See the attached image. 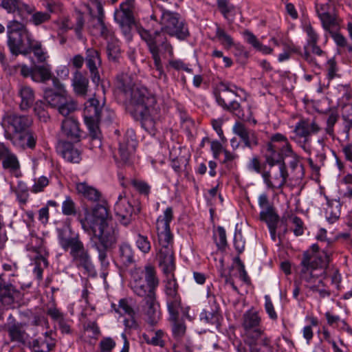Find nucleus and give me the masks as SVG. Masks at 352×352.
<instances>
[{"mask_svg":"<svg viewBox=\"0 0 352 352\" xmlns=\"http://www.w3.org/2000/svg\"><path fill=\"white\" fill-rule=\"evenodd\" d=\"M19 95L21 98V109L26 110L30 108L34 101V94L32 89H20Z\"/></svg>","mask_w":352,"mask_h":352,"instance_id":"c9c22d12","label":"nucleus"},{"mask_svg":"<svg viewBox=\"0 0 352 352\" xmlns=\"http://www.w3.org/2000/svg\"><path fill=\"white\" fill-rule=\"evenodd\" d=\"M173 219V209L168 207L164 210L163 215H160L157 219L156 229L159 245L157 256L160 266L166 275L164 292L169 314H172L173 317L175 318L177 311L182 309L186 317L190 318L188 314V307L184 309L182 307L181 296L178 292L179 285L173 274L175 269L173 250V236L169 225Z\"/></svg>","mask_w":352,"mask_h":352,"instance_id":"f257e3e1","label":"nucleus"},{"mask_svg":"<svg viewBox=\"0 0 352 352\" xmlns=\"http://www.w3.org/2000/svg\"><path fill=\"white\" fill-rule=\"evenodd\" d=\"M76 94L80 97L85 98L89 96L87 101L85 103L83 111L84 120L89 131V135L94 142V146L100 147V131L99 122L102 116L104 113H113L111 111L104 109V102H100L98 98V94L91 93L92 89H75Z\"/></svg>","mask_w":352,"mask_h":352,"instance_id":"20e7f679","label":"nucleus"},{"mask_svg":"<svg viewBox=\"0 0 352 352\" xmlns=\"http://www.w3.org/2000/svg\"><path fill=\"white\" fill-rule=\"evenodd\" d=\"M107 52L109 60L117 62L120 55V48L118 41L113 38L108 41Z\"/></svg>","mask_w":352,"mask_h":352,"instance_id":"e433bc0d","label":"nucleus"},{"mask_svg":"<svg viewBox=\"0 0 352 352\" xmlns=\"http://www.w3.org/2000/svg\"><path fill=\"white\" fill-rule=\"evenodd\" d=\"M89 85L88 78L81 72L76 71L72 78L74 88H87Z\"/></svg>","mask_w":352,"mask_h":352,"instance_id":"8fccbe9b","label":"nucleus"},{"mask_svg":"<svg viewBox=\"0 0 352 352\" xmlns=\"http://www.w3.org/2000/svg\"><path fill=\"white\" fill-rule=\"evenodd\" d=\"M56 344L55 340L51 336V333L46 332L43 336L32 341L34 352H50Z\"/></svg>","mask_w":352,"mask_h":352,"instance_id":"bb28decb","label":"nucleus"},{"mask_svg":"<svg viewBox=\"0 0 352 352\" xmlns=\"http://www.w3.org/2000/svg\"><path fill=\"white\" fill-rule=\"evenodd\" d=\"M159 285L155 267L148 264L144 269L135 268L131 273L130 286L133 292L144 300L156 296Z\"/></svg>","mask_w":352,"mask_h":352,"instance_id":"39448f33","label":"nucleus"},{"mask_svg":"<svg viewBox=\"0 0 352 352\" xmlns=\"http://www.w3.org/2000/svg\"><path fill=\"white\" fill-rule=\"evenodd\" d=\"M8 333L12 341L23 342L25 338V331L19 325L14 324L8 328Z\"/></svg>","mask_w":352,"mask_h":352,"instance_id":"49530a36","label":"nucleus"},{"mask_svg":"<svg viewBox=\"0 0 352 352\" xmlns=\"http://www.w3.org/2000/svg\"><path fill=\"white\" fill-rule=\"evenodd\" d=\"M62 212L66 216H74L77 213L76 204L69 196L65 197L62 204Z\"/></svg>","mask_w":352,"mask_h":352,"instance_id":"a18cd8bd","label":"nucleus"},{"mask_svg":"<svg viewBox=\"0 0 352 352\" xmlns=\"http://www.w3.org/2000/svg\"><path fill=\"white\" fill-rule=\"evenodd\" d=\"M320 19L322 28L329 34L331 32H334L333 30H338L339 29L340 24L335 15L330 14L320 18Z\"/></svg>","mask_w":352,"mask_h":352,"instance_id":"4c0bfd02","label":"nucleus"},{"mask_svg":"<svg viewBox=\"0 0 352 352\" xmlns=\"http://www.w3.org/2000/svg\"><path fill=\"white\" fill-rule=\"evenodd\" d=\"M287 141L288 140L285 135L280 133H276L271 137V142L267 146V150L270 153L275 155L276 148H278L280 145L283 144Z\"/></svg>","mask_w":352,"mask_h":352,"instance_id":"ea45409f","label":"nucleus"},{"mask_svg":"<svg viewBox=\"0 0 352 352\" xmlns=\"http://www.w3.org/2000/svg\"><path fill=\"white\" fill-rule=\"evenodd\" d=\"M304 31L306 32L308 37L307 45L318 43L319 36L310 23H307L305 25Z\"/></svg>","mask_w":352,"mask_h":352,"instance_id":"13d9d810","label":"nucleus"},{"mask_svg":"<svg viewBox=\"0 0 352 352\" xmlns=\"http://www.w3.org/2000/svg\"><path fill=\"white\" fill-rule=\"evenodd\" d=\"M160 12L162 31L179 40H184L189 36L188 29L179 14L164 8H160Z\"/></svg>","mask_w":352,"mask_h":352,"instance_id":"0eeeda50","label":"nucleus"},{"mask_svg":"<svg viewBox=\"0 0 352 352\" xmlns=\"http://www.w3.org/2000/svg\"><path fill=\"white\" fill-rule=\"evenodd\" d=\"M89 3L87 6L91 16H95L96 14L104 12L102 0H89Z\"/></svg>","mask_w":352,"mask_h":352,"instance_id":"4d7b16f0","label":"nucleus"},{"mask_svg":"<svg viewBox=\"0 0 352 352\" xmlns=\"http://www.w3.org/2000/svg\"><path fill=\"white\" fill-rule=\"evenodd\" d=\"M266 161L270 166V168L262 174L265 184L270 188H282L288 177L284 161L280 157L276 159L273 156H267Z\"/></svg>","mask_w":352,"mask_h":352,"instance_id":"6e6552de","label":"nucleus"},{"mask_svg":"<svg viewBox=\"0 0 352 352\" xmlns=\"http://www.w3.org/2000/svg\"><path fill=\"white\" fill-rule=\"evenodd\" d=\"M138 32L141 38L146 43L156 69L161 70L162 67L160 55V51L164 53H168L171 57L173 56L172 45L161 31H155L153 33H151L148 30L140 27L138 28Z\"/></svg>","mask_w":352,"mask_h":352,"instance_id":"423d86ee","label":"nucleus"},{"mask_svg":"<svg viewBox=\"0 0 352 352\" xmlns=\"http://www.w3.org/2000/svg\"><path fill=\"white\" fill-rule=\"evenodd\" d=\"M120 261L124 265H129L134 261V252L129 244L122 243L119 248Z\"/></svg>","mask_w":352,"mask_h":352,"instance_id":"72a5a7b5","label":"nucleus"},{"mask_svg":"<svg viewBox=\"0 0 352 352\" xmlns=\"http://www.w3.org/2000/svg\"><path fill=\"white\" fill-rule=\"evenodd\" d=\"M245 342L255 339L261 333V318L256 312L248 311L243 315L242 324Z\"/></svg>","mask_w":352,"mask_h":352,"instance_id":"dca6fc26","label":"nucleus"},{"mask_svg":"<svg viewBox=\"0 0 352 352\" xmlns=\"http://www.w3.org/2000/svg\"><path fill=\"white\" fill-rule=\"evenodd\" d=\"M219 10L230 24L232 23L238 9L228 0H217Z\"/></svg>","mask_w":352,"mask_h":352,"instance_id":"7c9ffc66","label":"nucleus"},{"mask_svg":"<svg viewBox=\"0 0 352 352\" xmlns=\"http://www.w3.org/2000/svg\"><path fill=\"white\" fill-rule=\"evenodd\" d=\"M116 346L115 341L111 338H106L100 342L102 352H109Z\"/></svg>","mask_w":352,"mask_h":352,"instance_id":"69168bd1","label":"nucleus"},{"mask_svg":"<svg viewBox=\"0 0 352 352\" xmlns=\"http://www.w3.org/2000/svg\"><path fill=\"white\" fill-rule=\"evenodd\" d=\"M320 130V127L314 120H300L296 124L294 129V135L291 138L299 143L306 152L309 153V136L317 133Z\"/></svg>","mask_w":352,"mask_h":352,"instance_id":"f8f14e48","label":"nucleus"},{"mask_svg":"<svg viewBox=\"0 0 352 352\" xmlns=\"http://www.w3.org/2000/svg\"><path fill=\"white\" fill-rule=\"evenodd\" d=\"M115 311L120 315H127L130 319L124 320V325L126 327L132 328L135 326V321L134 320L135 311L129 302L126 299H121Z\"/></svg>","mask_w":352,"mask_h":352,"instance_id":"c85d7f7f","label":"nucleus"},{"mask_svg":"<svg viewBox=\"0 0 352 352\" xmlns=\"http://www.w3.org/2000/svg\"><path fill=\"white\" fill-rule=\"evenodd\" d=\"M327 76L329 80H332L337 76V65L333 58L329 59L327 65Z\"/></svg>","mask_w":352,"mask_h":352,"instance_id":"774afa93","label":"nucleus"},{"mask_svg":"<svg viewBox=\"0 0 352 352\" xmlns=\"http://www.w3.org/2000/svg\"><path fill=\"white\" fill-rule=\"evenodd\" d=\"M61 155L65 160L72 163H79L81 160L80 152L68 142L63 144Z\"/></svg>","mask_w":352,"mask_h":352,"instance_id":"2f4dec72","label":"nucleus"},{"mask_svg":"<svg viewBox=\"0 0 352 352\" xmlns=\"http://www.w3.org/2000/svg\"><path fill=\"white\" fill-rule=\"evenodd\" d=\"M58 239L60 245L65 251L71 250L82 243L79 234L74 232L69 226L58 229Z\"/></svg>","mask_w":352,"mask_h":352,"instance_id":"6ab92c4d","label":"nucleus"},{"mask_svg":"<svg viewBox=\"0 0 352 352\" xmlns=\"http://www.w3.org/2000/svg\"><path fill=\"white\" fill-rule=\"evenodd\" d=\"M260 219L266 222L268 226L276 225L278 221V216L272 206L262 210L260 212Z\"/></svg>","mask_w":352,"mask_h":352,"instance_id":"58836bf2","label":"nucleus"},{"mask_svg":"<svg viewBox=\"0 0 352 352\" xmlns=\"http://www.w3.org/2000/svg\"><path fill=\"white\" fill-rule=\"evenodd\" d=\"M239 92L234 91V89H221V91H215L214 95L217 98V101L221 106H228L230 104L236 100V98H239L241 100L245 99V94L244 89H238Z\"/></svg>","mask_w":352,"mask_h":352,"instance_id":"a878e982","label":"nucleus"},{"mask_svg":"<svg viewBox=\"0 0 352 352\" xmlns=\"http://www.w3.org/2000/svg\"><path fill=\"white\" fill-rule=\"evenodd\" d=\"M249 345L261 344L264 346H269L270 345V339L265 334L264 330L261 329V333L256 338L252 340L249 339L246 342Z\"/></svg>","mask_w":352,"mask_h":352,"instance_id":"bf43d9fd","label":"nucleus"},{"mask_svg":"<svg viewBox=\"0 0 352 352\" xmlns=\"http://www.w3.org/2000/svg\"><path fill=\"white\" fill-rule=\"evenodd\" d=\"M76 190L78 194L90 201H97L100 199V192L98 190L86 182L76 183Z\"/></svg>","mask_w":352,"mask_h":352,"instance_id":"c756f323","label":"nucleus"},{"mask_svg":"<svg viewBox=\"0 0 352 352\" xmlns=\"http://www.w3.org/2000/svg\"><path fill=\"white\" fill-rule=\"evenodd\" d=\"M4 135L16 148L33 149L36 146V138L31 130L10 133V129H5Z\"/></svg>","mask_w":352,"mask_h":352,"instance_id":"2eb2a0df","label":"nucleus"},{"mask_svg":"<svg viewBox=\"0 0 352 352\" xmlns=\"http://www.w3.org/2000/svg\"><path fill=\"white\" fill-rule=\"evenodd\" d=\"M329 34L338 46L348 47L346 38L342 34L337 31L331 32Z\"/></svg>","mask_w":352,"mask_h":352,"instance_id":"338daca9","label":"nucleus"},{"mask_svg":"<svg viewBox=\"0 0 352 352\" xmlns=\"http://www.w3.org/2000/svg\"><path fill=\"white\" fill-rule=\"evenodd\" d=\"M144 312L146 321L151 326L156 324L160 318V305L156 296L144 300Z\"/></svg>","mask_w":352,"mask_h":352,"instance_id":"b1692460","label":"nucleus"},{"mask_svg":"<svg viewBox=\"0 0 352 352\" xmlns=\"http://www.w3.org/2000/svg\"><path fill=\"white\" fill-rule=\"evenodd\" d=\"M131 184L141 195L146 197L148 196L151 187L146 182L142 180L133 179L131 181Z\"/></svg>","mask_w":352,"mask_h":352,"instance_id":"6e6d98bb","label":"nucleus"},{"mask_svg":"<svg viewBox=\"0 0 352 352\" xmlns=\"http://www.w3.org/2000/svg\"><path fill=\"white\" fill-rule=\"evenodd\" d=\"M265 308L270 318L272 320H276L277 314L274 310L270 297L268 295L265 296Z\"/></svg>","mask_w":352,"mask_h":352,"instance_id":"0e129e2a","label":"nucleus"},{"mask_svg":"<svg viewBox=\"0 0 352 352\" xmlns=\"http://www.w3.org/2000/svg\"><path fill=\"white\" fill-rule=\"evenodd\" d=\"M2 165L3 168L8 169L11 172H14L20 168L17 157L12 152L2 161Z\"/></svg>","mask_w":352,"mask_h":352,"instance_id":"a19ab883","label":"nucleus"},{"mask_svg":"<svg viewBox=\"0 0 352 352\" xmlns=\"http://www.w3.org/2000/svg\"><path fill=\"white\" fill-rule=\"evenodd\" d=\"M118 88H133L135 83L133 78L128 74H120L116 78Z\"/></svg>","mask_w":352,"mask_h":352,"instance_id":"3c124183","label":"nucleus"},{"mask_svg":"<svg viewBox=\"0 0 352 352\" xmlns=\"http://www.w3.org/2000/svg\"><path fill=\"white\" fill-rule=\"evenodd\" d=\"M118 95L129 98L128 108L135 119L140 120L142 126L150 134L155 135L154 117L160 108L156 98L149 89H118Z\"/></svg>","mask_w":352,"mask_h":352,"instance_id":"7ed1b4c3","label":"nucleus"},{"mask_svg":"<svg viewBox=\"0 0 352 352\" xmlns=\"http://www.w3.org/2000/svg\"><path fill=\"white\" fill-rule=\"evenodd\" d=\"M25 39H27L28 45H30L31 42L30 33L8 35V46L13 55L17 56L19 54H26L28 53V50L25 47Z\"/></svg>","mask_w":352,"mask_h":352,"instance_id":"4be33fe9","label":"nucleus"},{"mask_svg":"<svg viewBox=\"0 0 352 352\" xmlns=\"http://www.w3.org/2000/svg\"><path fill=\"white\" fill-rule=\"evenodd\" d=\"M85 60L87 67L91 74V80L95 85L101 88L109 87V82L107 80H101L99 75L98 67L101 64L99 52L94 48L87 49Z\"/></svg>","mask_w":352,"mask_h":352,"instance_id":"4468645a","label":"nucleus"},{"mask_svg":"<svg viewBox=\"0 0 352 352\" xmlns=\"http://www.w3.org/2000/svg\"><path fill=\"white\" fill-rule=\"evenodd\" d=\"M116 214L119 221L124 226H127L132 220L133 207L125 197V193L120 194L114 207Z\"/></svg>","mask_w":352,"mask_h":352,"instance_id":"a211bd4d","label":"nucleus"},{"mask_svg":"<svg viewBox=\"0 0 352 352\" xmlns=\"http://www.w3.org/2000/svg\"><path fill=\"white\" fill-rule=\"evenodd\" d=\"M179 311H177V316L173 318L172 314H170V318L173 322V332L175 336L181 337L186 331V326L183 322L178 320Z\"/></svg>","mask_w":352,"mask_h":352,"instance_id":"de8ad7c7","label":"nucleus"},{"mask_svg":"<svg viewBox=\"0 0 352 352\" xmlns=\"http://www.w3.org/2000/svg\"><path fill=\"white\" fill-rule=\"evenodd\" d=\"M61 131L71 141L78 142L80 140L81 131L78 122L72 117L65 118L62 122Z\"/></svg>","mask_w":352,"mask_h":352,"instance_id":"393cba45","label":"nucleus"},{"mask_svg":"<svg viewBox=\"0 0 352 352\" xmlns=\"http://www.w3.org/2000/svg\"><path fill=\"white\" fill-rule=\"evenodd\" d=\"M234 243L236 250L241 254L245 249V240L241 231L236 232L234 234Z\"/></svg>","mask_w":352,"mask_h":352,"instance_id":"680f3d73","label":"nucleus"},{"mask_svg":"<svg viewBox=\"0 0 352 352\" xmlns=\"http://www.w3.org/2000/svg\"><path fill=\"white\" fill-rule=\"evenodd\" d=\"M163 336V331L161 330H157L155 331L152 335H151V336L144 334L143 335V337L146 340V343L154 346H159L162 347L164 344V341L162 339Z\"/></svg>","mask_w":352,"mask_h":352,"instance_id":"79ce46f5","label":"nucleus"},{"mask_svg":"<svg viewBox=\"0 0 352 352\" xmlns=\"http://www.w3.org/2000/svg\"><path fill=\"white\" fill-rule=\"evenodd\" d=\"M92 17H96L98 20V23L100 26V34L102 37L104 38L105 39H108L110 38V39L112 38V33L111 30L105 25L104 21V13H98L96 14L95 16H91Z\"/></svg>","mask_w":352,"mask_h":352,"instance_id":"c03bdc74","label":"nucleus"},{"mask_svg":"<svg viewBox=\"0 0 352 352\" xmlns=\"http://www.w3.org/2000/svg\"><path fill=\"white\" fill-rule=\"evenodd\" d=\"M85 25V19L81 12H77L75 15V23L71 29H74L78 39L82 38V30Z\"/></svg>","mask_w":352,"mask_h":352,"instance_id":"37998d69","label":"nucleus"},{"mask_svg":"<svg viewBox=\"0 0 352 352\" xmlns=\"http://www.w3.org/2000/svg\"><path fill=\"white\" fill-rule=\"evenodd\" d=\"M29 46L38 62L43 63L45 61L46 53L43 50L41 43L36 42L35 43H32L30 42Z\"/></svg>","mask_w":352,"mask_h":352,"instance_id":"5fc2aeb1","label":"nucleus"},{"mask_svg":"<svg viewBox=\"0 0 352 352\" xmlns=\"http://www.w3.org/2000/svg\"><path fill=\"white\" fill-rule=\"evenodd\" d=\"M30 8H32V11L26 13L31 14L30 21L34 25H40L50 20L51 16L49 12L36 11L35 7L32 6H30Z\"/></svg>","mask_w":352,"mask_h":352,"instance_id":"473e14b6","label":"nucleus"},{"mask_svg":"<svg viewBox=\"0 0 352 352\" xmlns=\"http://www.w3.org/2000/svg\"><path fill=\"white\" fill-rule=\"evenodd\" d=\"M21 74L24 77L30 76L35 82H45L52 78V73L47 66L35 65L30 68L26 65L21 67Z\"/></svg>","mask_w":352,"mask_h":352,"instance_id":"aec40b11","label":"nucleus"},{"mask_svg":"<svg viewBox=\"0 0 352 352\" xmlns=\"http://www.w3.org/2000/svg\"><path fill=\"white\" fill-rule=\"evenodd\" d=\"M136 2H122L114 12V20L129 41L131 39V29L135 24Z\"/></svg>","mask_w":352,"mask_h":352,"instance_id":"1a4fd4ad","label":"nucleus"},{"mask_svg":"<svg viewBox=\"0 0 352 352\" xmlns=\"http://www.w3.org/2000/svg\"><path fill=\"white\" fill-rule=\"evenodd\" d=\"M136 146L134 131L128 130L119 142L118 154L120 162L123 164H129L132 162Z\"/></svg>","mask_w":352,"mask_h":352,"instance_id":"ddd939ff","label":"nucleus"},{"mask_svg":"<svg viewBox=\"0 0 352 352\" xmlns=\"http://www.w3.org/2000/svg\"><path fill=\"white\" fill-rule=\"evenodd\" d=\"M44 98L52 107H57L63 116H68L76 109V104L66 95L65 89H45Z\"/></svg>","mask_w":352,"mask_h":352,"instance_id":"9b49d317","label":"nucleus"},{"mask_svg":"<svg viewBox=\"0 0 352 352\" xmlns=\"http://www.w3.org/2000/svg\"><path fill=\"white\" fill-rule=\"evenodd\" d=\"M138 249L144 253H148L151 250V243L147 236L139 234L136 240Z\"/></svg>","mask_w":352,"mask_h":352,"instance_id":"052dcab7","label":"nucleus"},{"mask_svg":"<svg viewBox=\"0 0 352 352\" xmlns=\"http://www.w3.org/2000/svg\"><path fill=\"white\" fill-rule=\"evenodd\" d=\"M8 126L5 129H10V133H16L18 132L30 130L32 124V120L27 116L11 115L6 118Z\"/></svg>","mask_w":352,"mask_h":352,"instance_id":"5701e85b","label":"nucleus"},{"mask_svg":"<svg viewBox=\"0 0 352 352\" xmlns=\"http://www.w3.org/2000/svg\"><path fill=\"white\" fill-rule=\"evenodd\" d=\"M232 130L234 133L241 138L246 147L251 148L258 145L256 133L247 128L242 122H236L234 124Z\"/></svg>","mask_w":352,"mask_h":352,"instance_id":"412c9836","label":"nucleus"},{"mask_svg":"<svg viewBox=\"0 0 352 352\" xmlns=\"http://www.w3.org/2000/svg\"><path fill=\"white\" fill-rule=\"evenodd\" d=\"M72 262L78 268H82L86 272H91L93 265L88 250L85 249L82 242L69 251Z\"/></svg>","mask_w":352,"mask_h":352,"instance_id":"f3484780","label":"nucleus"},{"mask_svg":"<svg viewBox=\"0 0 352 352\" xmlns=\"http://www.w3.org/2000/svg\"><path fill=\"white\" fill-rule=\"evenodd\" d=\"M215 36L220 43L225 49H230L234 45L232 37L229 35L224 29L221 28L219 25H216Z\"/></svg>","mask_w":352,"mask_h":352,"instance_id":"f704fd0d","label":"nucleus"},{"mask_svg":"<svg viewBox=\"0 0 352 352\" xmlns=\"http://www.w3.org/2000/svg\"><path fill=\"white\" fill-rule=\"evenodd\" d=\"M277 150L279 151L278 155H276V153L275 155H273L272 153H270V154L268 156H273L276 159H278L279 157H280V159L283 161L284 157H292L295 155L292 148L291 144L289 143L288 141L284 143L283 144L280 145L279 148H276V151Z\"/></svg>","mask_w":352,"mask_h":352,"instance_id":"09e8293b","label":"nucleus"},{"mask_svg":"<svg viewBox=\"0 0 352 352\" xmlns=\"http://www.w3.org/2000/svg\"><path fill=\"white\" fill-rule=\"evenodd\" d=\"M214 238L217 247L224 249L227 245L226 234L224 228L219 226L214 233Z\"/></svg>","mask_w":352,"mask_h":352,"instance_id":"603ef678","label":"nucleus"},{"mask_svg":"<svg viewBox=\"0 0 352 352\" xmlns=\"http://www.w3.org/2000/svg\"><path fill=\"white\" fill-rule=\"evenodd\" d=\"M1 6L8 13L17 12L20 15L32 11L30 5L23 3L21 0H1Z\"/></svg>","mask_w":352,"mask_h":352,"instance_id":"cd10ccee","label":"nucleus"},{"mask_svg":"<svg viewBox=\"0 0 352 352\" xmlns=\"http://www.w3.org/2000/svg\"><path fill=\"white\" fill-rule=\"evenodd\" d=\"M316 259V256H310L307 253H304L301 261L300 278L306 282V287L309 289L310 285H316V277L318 276L314 274V271L319 267H324L329 263V257L325 254H324L323 258H319V262H317Z\"/></svg>","mask_w":352,"mask_h":352,"instance_id":"9d476101","label":"nucleus"},{"mask_svg":"<svg viewBox=\"0 0 352 352\" xmlns=\"http://www.w3.org/2000/svg\"><path fill=\"white\" fill-rule=\"evenodd\" d=\"M8 35L14 34L29 33L25 25L15 20L11 21L7 26Z\"/></svg>","mask_w":352,"mask_h":352,"instance_id":"864d4df0","label":"nucleus"},{"mask_svg":"<svg viewBox=\"0 0 352 352\" xmlns=\"http://www.w3.org/2000/svg\"><path fill=\"white\" fill-rule=\"evenodd\" d=\"M168 63L170 67L177 71L184 70L187 72H191L192 71V69H190L188 66L184 63L183 60L179 59L170 60Z\"/></svg>","mask_w":352,"mask_h":352,"instance_id":"e2e57ef3","label":"nucleus"},{"mask_svg":"<svg viewBox=\"0 0 352 352\" xmlns=\"http://www.w3.org/2000/svg\"><path fill=\"white\" fill-rule=\"evenodd\" d=\"M80 222L83 230L90 236L91 243L98 252L102 266L107 267L109 265L107 253L117 242L116 226L107 208L98 205L91 211L86 210Z\"/></svg>","mask_w":352,"mask_h":352,"instance_id":"f03ea898","label":"nucleus"}]
</instances>
